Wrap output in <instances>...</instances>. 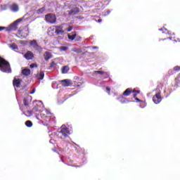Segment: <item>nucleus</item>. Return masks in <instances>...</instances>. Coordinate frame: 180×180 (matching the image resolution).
Segmentation results:
<instances>
[{
  "label": "nucleus",
  "mask_w": 180,
  "mask_h": 180,
  "mask_svg": "<svg viewBox=\"0 0 180 180\" xmlns=\"http://www.w3.org/2000/svg\"><path fill=\"white\" fill-rule=\"evenodd\" d=\"M38 103H41V106L39 105V104H37L34 105V107L32 108V110L27 111V113L30 116H33L34 115L37 117V119H39V116H41V119H44V114H43V112L44 110H43L44 108V105H43V103L41 101H37Z\"/></svg>",
  "instance_id": "f257e3e1"
},
{
  "label": "nucleus",
  "mask_w": 180,
  "mask_h": 180,
  "mask_svg": "<svg viewBox=\"0 0 180 180\" xmlns=\"http://www.w3.org/2000/svg\"><path fill=\"white\" fill-rule=\"evenodd\" d=\"M0 71L2 72H12V70L11 69V65L9 62L6 61L4 58L0 56Z\"/></svg>",
  "instance_id": "f03ea898"
},
{
  "label": "nucleus",
  "mask_w": 180,
  "mask_h": 180,
  "mask_svg": "<svg viewBox=\"0 0 180 180\" xmlns=\"http://www.w3.org/2000/svg\"><path fill=\"white\" fill-rule=\"evenodd\" d=\"M71 128L65 127V125H62L60 127V131H58L56 134L58 136V137H60V139H63V137H65V139H67L68 137L69 134H71ZM63 136H61V135Z\"/></svg>",
  "instance_id": "7ed1b4c3"
},
{
  "label": "nucleus",
  "mask_w": 180,
  "mask_h": 180,
  "mask_svg": "<svg viewBox=\"0 0 180 180\" xmlns=\"http://www.w3.org/2000/svg\"><path fill=\"white\" fill-rule=\"evenodd\" d=\"M45 21L50 25H54L57 22V17L53 13H48L45 15Z\"/></svg>",
  "instance_id": "20e7f679"
},
{
  "label": "nucleus",
  "mask_w": 180,
  "mask_h": 180,
  "mask_svg": "<svg viewBox=\"0 0 180 180\" xmlns=\"http://www.w3.org/2000/svg\"><path fill=\"white\" fill-rule=\"evenodd\" d=\"M30 45L34 50H36V51H38V53H41L43 51V48L39 45L37 43V41L36 39L32 40L30 41Z\"/></svg>",
  "instance_id": "39448f33"
},
{
  "label": "nucleus",
  "mask_w": 180,
  "mask_h": 180,
  "mask_svg": "<svg viewBox=\"0 0 180 180\" xmlns=\"http://www.w3.org/2000/svg\"><path fill=\"white\" fill-rule=\"evenodd\" d=\"M25 30H27L25 31V33L24 32L23 30H22V31L18 30V34H16V36H17V37H18V39H26V37H27V36H29V27H25Z\"/></svg>",
  "instance_id": "423d86ee"
},
{
  "label": "nucleus",
  "mask_w": 180,
  "mask_h": 180,
  "mask_svg": "<svg viewBox=\"0 0 180 180\" xmlns=\"http://www.w3.org/2000/svg\"><path fill=\"white\" fill-rule=\"evenodd\" d=\"M153 101L155 105L161 103V101H162V98H161V92H158L155 96H153Z\"/></svg>",
  "instance_id": "0eeeda50"
},
{
  "label": "nucleus",
  "mask_w": 180,
  "mask_h": 180,
  "mask_svg": "<svg viewBox=\"0 0 180 180\" xmlns=\"http://www.w3.org/2000/svg\"><path fill=\"white\" fill-rule=\"evenodd\" d=\"M23 103L25 108H29V106H30V103H32V96H27L24 98Z\"/></svg>",
  "instance_id": "6e6552de"
},
{
  "label": "nucleus",
  "mask_w": 180,
  "mask_h": 180,
  "mask_svg": "<svg viewBox=\"0 0 180 180\" xmlns=\"http://www.w3.org/2000/svg\"><path fill=\"white\" fill-rule=\"evenodd\" d=\"M11 30L13 32H16V30H18V24L15 22L12 23L9 27L6 30V32H11Z\"/></svg>",
  "instance_id": "1a4fd4ad"
},
{
  "label": "nucleus",
  "mask_w": 180,
  "mask_h": 180,
  "mask_svg": "<svg viewBox=\"0 0 180 180\" xmlns=\"http://www.w3.org/2000/svg\"><path fill=\"white\" fill-rule=\"evenodd\" d=\"M96 74H100V75H102L103 76V78L105 79V78H109V72H103V71H94V75H96Z\"/></svg>",
  "instance_id": "9d476101"
},
{
  "label": "nucleus",
  "mask_w": 180,
  "mask_h": 180,
  "mask_svg": "<svg viewBox=\"0 0 180 180\" xmlns=\"http://www.w3.org/2000/svg\"><path fill=\"white\" fill-rule=\"evenodd\" d=\"M20 82H22L20 79L14 78L13 84L15 91L17 88H20Z\"/></svg>",
  "instance_id": "9b49d317"
},
{
  "label": "nucleus",
  "mask_w": 180,
  "mask_h": 180,
  "mask_svg": "<svg viewBox=\"0 0 180 180\" xmlns=\"http://www.w3.org/2000/svg\"><path fill=\"white\" fill-rule=\"evenodd\" d=\"M24 57H25V58H26V60H33V58L34 57V54H33V52L28 51L24 55Z\"/></svg>",
  "instance_id": "f8f14e48"
},
{
  "label": "nucleus",
  "mask_w": 180,
  "mask_h": 180,
  "mask_svg": "<svg viewBox=\"0 0 180 180\" xmlns=\"http://www.w3.org/2000/svg\"><path fill=\"white\" fill-rule=\"evenodd\" d=\"M62 86H71L72 82L70 79H66L61 80Z\"/></svg>",
  "instance_id": "ddd939ff"
},
{
  "label": "nucleus",
  "mask_w": 180,
  "mask_h": 180,
  "mask_svg": "<svg viewBox=\"0 0 180 180\" xmlns=\"http://www.w3.org/2000/svg\"><path fill=\"white\" fill-rule=\"evenodd\" d=\"M10 11L13 13L19 12V5L13 4L10 6Z\"/></svg>",
  "instance_id": "4468645a"
},
{
  "label": "nucleus",
  "mask_w": 180,
  "mask_h": 180,
  "mask_svg": "<svg viewBox=\"0 0 180 180\" xmlns=\"http://www.w3.org/2000/svg\"><path fill=\"white\" fill-rule=\"evenodd\" d=\"M79 13V8L78 7H74L69 11V15H78Z\"/></svg>",
  "instance_id": "2eb2a0df"
},
{
  "label": "nucleus",
  "mask_w": 180,
  "mask_h": 180,
  "mask_svg": "<svg viewBox=\"0 0 180 180\" xmlns=\"http://www.w3.org/2000/svg\"><path fill=\"white\" fill-rule=\"evenodd\" d=\"M159 30L162 32V33H165V34H168L169 36L175 35V33H171V31H169L167 29H165L164 27L159 29Z\"/></svg>",
  "instance_id": "dca6fc26"
},
{
  "label": "nucleus",
  "mask_w": 180,
  "mask_h": 180,
  "mask_svg": "<svg viewBox=\"0 0 180 180\" xmlns=\"http://www.w3.org/2000/svg\"><path fill=\"white\" fill-rule=\"evenodd\" d=\"M52 57H53V55L51 54V53L49 51H46L45 53L44 54V58L46 61H49V60H50V58H52Z\"/></svg>",
  "instance_id": "f3484780"
},
{
  "label": "nucleus",
  "mask_w": 180,
  "mask_h": 180,
  "mask_svg": "<svg viewBox=\"0 0 180 180\" xmlns=\"http://www.w3.org/2000/svg\"><path fill=\"white\" fill-rule=\"evenodd\" d=\"M117 101H119L120 103H127L129 101L126 99V98L123 97V96H120V97L117 98Z\"/></svg>",
  "instance_id": "a211bd4d"
},
{
  "label": "nucleus",
  "mask_w": 180,
  "mask_h": 180,
  "mask_svg": "<svg viewBox=\"0 0 180 180\" xmlns=\"http://www.w3.org/2000/svg\"><path fill=\"white\" fill-rule=\"evenodd\" d=\"M36 77H37V79H40V80L44 79V72L41 71V72H38L37 74Z\"/></svg>",
  "instance_id": "6ab92c4d"
},
{
  "label": "nucleus",
  "mask_w": 180,
  "mask_h": 180,
  "mask_svg": "<svg viewBox=\"0 0 180 180\" xmlns=\"http://www.w3.org/2000/svg\"><path fill=\"white\" fill-rule=\"evenodd\" d=\"M37 13H38V15H41V13H46V7H42L37 10Z\"/></svg>",
  "instance_id": "aec40b11"
},
{
  "label": "nucleus",
  "mask_w": 180,
  "mask_h": 180,
  "mask_svg": "<svg viewBox=\"0 0 180 180\" xmlns=\"http://www.w3.org/2000/svg\"><path fill=\"white\" fill-rule=\"evenodd\" d=\"M130 94H131V89H127L122 94L124 96H129Z\"/></svg>",
  "instance_id": "412c9836"
},
{
  "label": "nucleus",
  "mask_w": 180,
  "mask_h": 180,
  "mask_svg": "<svg viewBox=\"0 0 180 180\" xmlns=\"http://www.w3.org/2000/svg\"><path fill=\"white\" fill-rule=\"evenodd\" d=\"M72 51H73V53H77V54H79L82 53V49L79 48H73L72 49Z\"/></svg>",
  "instance_id": "4be33fe9"
},
{
  "label": "nucleus",
  "mask_w": 180,
  "mask_h": 180,
  "mask_svg": "<svg viewBox=\"0 0 180 180\" xmlns=\"http://www.w3.org/2000/svg\"><path fill=\"white\" fill-rule=\"evenodd\" d=\"M70 71V68L68 66H63L62 68V74H67Z\"/></svg>",
  "instance_id": "5701e85b"
},
{
  "label": "nucleus",
  "mask_w": 180,
  "mask_h": 180,
  "mask_svg": "<svg viewBox=\"0 0 180 180\" xmlns=\"http://www.w3.org/2000/svg\"><path fill=\"white\" fill-rule=\"evenodd\" d=\"M22 75L27 77V75H30V69H24L22 71Z\"/></svg>",
  "instance_id": "b1692460"
},
{
  "label": "nucleus",
  "mask_w": 180,
  "mask_h": 180,
  "mask_svg": "<svg viewBox=\"0 0 180 180\" xmlns=\"http://www.w3.org/2000/svg\"><path fill=\"white\" fill-rule=\"evenodd\" d=\"M43 110H44L43 114H44V119L46 118V115H51V112H50L49 110H47V109L44 108V107L43 108ZM44 113H46V114H44Z\"/></svg>",
  "instance_id": "393cba45"
},
{
  "label": "nucleus",
  "mask_w": 180,
  "mask_h": 180,
  "mask_svg": "<svg viewBox=\"0 0 180 180\" xmlns=\"http://www.w3.org/2000/svg\"><path fill=\"white\" fill-rule=\"evenodd\" d=\"M7 10H8V5L7 4L1 5L0 11H7Z\"/></svg>",
  "instance_id": "a878e982"
},
{
  "label": "nucleus",
  "mask_w": 180,
  "mask_h": 180,
  "mask_svg": "<svg viewBox=\"0 0 180 180\" xmlns=\"http://www.w3.org/2000/svg\"><path fill=\"white\" fill-rule=\"evenodd\" d=\"M56 34H64L63 30H56L55 31Z\"/></svg>",
  "instance_id": "bb28decb"
},
{
  "label": "nucleus",
  "mask_w": 180,
  "mask_h": 180,
  "mask_svg": "<svg viewBox=\"0 0 180 180\" xmlns=\"http://www.w3.org/2000/svg\"><path fill=\"white\" fill-rule=\"evenodd\" d=\"M68 37L69 40H75V37H77V34H73L72 35H68Z\"/></svg>",
  "instance_id": "cd10ccee"
},
{
  "label": "nucleus",
  "mask_w": 180,
  "mask_h": 180,
  "mask_svg": "<svg viewBox=\"0 0 180 180\" xmlns=\"http://www.w3.org/2000/svg\"><path fill=\"white\" fill-rule=\"evenodd\" d=\"M102 15L103 16H108V15H110V10L104 11Z\"/></svg>",
  "instance_id": "c85d7f7f"
},
{
  "label": "nucleus",
  "mask_w": 180,
  "mask_h": 180,
  "mask_svg": "<svg viewBox=\"0 0 180 180\" xmlns=\"http://www.w3.org/2000/svg\"><path fill=\"white\" fill-rule=\"evenodd\" d=\"M25 126H27V127H32V126H33V123L32 121H27L25 122Z\"/></svg>",
  "instance_id": "c756f323"
},
{
  "label": "nucleus",
  "mask_w": 180,
  "mask_h": 180,
  "mask_svg": "<svg viewBox=\"0 0 180 180\" xmlns=\"http://www.w3.org/2000/svg\"><path fill=\"white\" fill-rule=\"evenodd\" d=\"M59 50L60 51H67V50H68V46H61L59 48Z\"/></svg>",
  "instance_id": "7c9ffc66"
},
{
  "label": "nucleus",
  "mask_w": 180,
  "mask_h": 180,
  "mask_svg": "<svg viewBox=\"0 0 180 180\" xmlns=\"http://www.w3.org/2000/svg\"><path fill=\"white\" fill-rule=\"evenodd\" d=\"M11 49H12L13 50H18V46L15 44H12L10 46Z\"/></svg>",
  "instance_id": "2f4dec72"
},
{
  "label": "nucleus",
  "mask_w": 180,
  "mask_h": 180,
  "mask_svg": "<svg viewBox=\"0 0 180 180\" xmlns=\"http://www.w3.org/2000/svg\"><path fill=\"white\" fill-rule=\"evenodd\" d=\"M22 20H23V18H19L17 20H15V22L17 23L18 25H19V23H20V22H22Z\"/></svg>",
  "instance_id": "473e14b6"
},
{
  "label": "nucleus",
  "mask_w": 180,
  "mask_h": 180,
  "mask_svg": "<svg viewBox=\"0 0 180 180\" xmlns=\"http://www.w3.org/2000/svg\"><path fill=\"white\" fill-rule=\"evenodd\" d=\"M174 71H180V67L179 66H175L174 68Z\"/></svg>",
  "instance_id": "72a5a7b5"
},
{
  "label": "nucleus",
  "mask_w": 180,
  "mask_h": 180,
  "mask_svg": "<svg viewBox=\"0 0 180 180\" xmlns=\"http://www.w3.org/2000/svg\"><path fill=\"white\" fill-rule=\"evenodd\" d=\"M56 30H63V26H56Z\"/></svg>",
  "instance_id": "f704fd0d"
},
{
  "label": "nucleus",
  "mask_w": 180,
  "mask_h": 180,
  "mask_svg": "<svg viewBox=\"0 0 180 180\" xmlns=\"http://www.w3.org/2000/svg\"><path fill=\"white\" fill-rule=\"evenodd\" d=\"M53 67H56V63L52 62L50 65V68H53Z\"/></svg>",
  "instance_id": "c9c22d12"
},
{
  "label": "nucleus",
  "mask_w": 180,
  "mask_h": 180,
  "mask_svg": "<svg viewBox=\"0 0 180 180\" xmlns=\"http://www.w3.org/2000/svg\"><path fill=\"white\" fill-rule=\"evenodd\" d=\"M34 92H36V89H32V91L31 92H30V95H33V94H34Z\"/></svg>",
  "instance_id": "e433bc0d"
},
{
  "label": "nucleus",
  "mask_w": 180,
  "mask_h": 180,
  "mask_svg": "<svg viewBox=\"0 0 180 180\" xmlns=\"http://www.w3.org/2000/svg\"><path fill=\"white\" fill-rule=\"evenodd\" d=\"M67 30L68 32H71V30H72V26H69Z\"/></svg>",
  "instance_id": "4c0bfd02"
},
{
  "label": "nucleus",
  "mask_w": 180,
  "mask_h": 180,
  "mask_svg": "<svg viewBox=\"0 0 180 180\" xmlns=\"http://www.w3.org/2000/svg\"><path fill=\"white\" fill-rule=\"evenodd\" d=\"M5 27H0V32H2V30H5Z\"/></svg>",
  "instance_id": "58836bf2"
},
{
  "label": "nucleus",
  "mask_w": 180,
  "mask_h": 180,
  "mask_svg": "<svg viewBox=\"0 0 180 180\" xmlns=\"http://www.w3.org/2000/svg\"><path fill=\"white\" fill-rule=\"evenodd\" d=\"M98 46H94V47H92V49H93V50H98Z\"/></svg>",
  "instance_id": "ea45409f"
},
{
  "label": "nucleus",
  "mask_w": 180,
  "mask_h": 180,
  "mask_svg": "<svg viewBox=\"0 0 180 180\" xmlns=\"http://www.w3.org/2000/svg\"><path fill=\"white\" fill-rule=\"evenodd\" d=\"M135 99L136 102H141V100H140L139 98H136Z\"/></svg>",
  "instance_id": "a19ab883"
},
{
  "label": "nucleus",
  "mask_w": 180,
  "mask_h": 180,
  "mask_svg": "<svg viewBox=\"0 0 180 180\" xmlns=\"http://www.w3.org/2000/svg\"><path fill=\"white\" fill-rule=\"evenodd\" d=\"M106 91H108V92H110V87H106Z\"/></svg>",
  "instance_id": "79ce46f5"
},
{
  "label": "nucleus",
  "mask_w": 180,
  "mask_h": 180,
  "mask_svg": "<svg viewBox=\"0 0 180 180\" xmlns=\"http://www.w3.org/2000/svg\"><path fill=\"white\" fill-rule=\"evenodd\" d=\"M30 68H34V65L31 64V65H30Z\"/></svg>",
  "instance_id": "37998d69"
},
{
  "label": "nucleus",
  "mask_w": 180,
  "mask_h": 180,
  "mask_svg": "<svg viewBox=\"0 0 180 180\" xmlns=\"http://www.w3.org/2000/svg\"><path fill=\"white\" fill-rule=\"evenodd\" d=\"M133 92H136V94H140V91H133Z\"/></svg>",
  "instance_id": "c03bdc74"
},
{
  "label": "nucleus",
  "mask_w": 180,
  "mask_h": 180,
  "mask_svg": "<svg viewBox=\"0 0 180 180\" xmlns=\"http://www.w3.org/2000/svg\"><path fill=\"white\" fill-rule=\"evenodd\" d=\"M98 23H101V22H102V20L101 19H98Z\"/></svg>",
  "instance_id": "a18cd8bd"
},
{
  "label": "nucleus",
  "mask_w": 180,
  "mask_h": 180,
  "mask_svg": "<svg viewBox=\"0 0 180 180\" xmlns=\"http://www.w3.org/2000/svg\"><path fill=\"white\" fill-rule=\"evenodd\" d=\"M49 143H50L51 144H53V140H50V141H49Z\"/></svg>",
  "instance_id": "49530a36"
},
{
  "label": "nucleus",
  "mask_w": 180,
  "mask_h": 180,
  "mask_svg": "<svg viewBox=\"0 0 180 180\" xmlns=\"http://www.w3.org/2000/svg\"><path fill=\"white\" fill-rule=\"evenodd\" d=\"M114 96H117V94L116 93L113 94Z\"/></svg>",
  "instance_id": "de8ad7c7"
},
{
  "label": "nucleus",
  "mask_w": 180,
  "mask_h": 180,
  "mask_svg": "<svg viewBox=\"0 0 180 180\" xmlns=\"http://www.w3.org/2000/svg\"><path fill=\"white\" fill-rule=\"evenodd\" d=\"M136 96H137V94H134V98H136Z\"/></svg>",
  "instance_id": "09e8293b"
},
{
  "label": "nucleus",
  "mask_w": 180,
  "mask_h": 180,
  "mask_svg": "<svg viewBox=\"0 0 180 180\" xmlns=\"http://www.w3.org/2000/svg\"><path fill=\"white\" fill-rule=\"evenodd\" d=\"M167 39H169V40H172V37H169Z\"/></svg>",
  "instance_id": "8fccbe9b"
},
{
  "label": "nucleus",
  "mask_w": 180,
  "mask_h": 180,
  "mask_svg": "<svg viewBox=\"0 0 180 180\" xmlns=\"http://www.w3.org/2000/svg\"><path fill=\"white\" fill-rule=\"evenodd\" d=\"M80 39H81V37H79L78 39H77V41L80 40Z\"/></svg>",
  "instance_id": "3c124183"
},
{
  "label": "nucleus",
  "mask_w": 180,
  "mask_h": 180,
  "mask_svg": "<svg viewBox=\"0 0 180 180\" xmlns=\"http://www.w3.org/2000/svg\"><path fill=\"white\" fill-rule=\"evenodd\" d=\"M71 96H72V94H70V98H71Z\"/></svg>",
  "instance_id": "603ef678"
},
{
  "label": "nucleus",
  "mask_w": 180,
  "mask_h": 180,
  "mask_svg": "<svg viewBox=\"0 0 180 180\" xmlns=\"http://www.w3.org/2000/svg\"><path fill=\"white\" fill-rule=\"evenodd\" d=\"M73 144H75V146H77V143H74V142H73Z\"/></svg>",
  "instance_id": "864d4df0"
},
{
  "label": "nucleus",
  "mask_w": 180,
  "mask_h": 180,
  "mask_svg": "<svg viewBox=\"0 0 180 180\" xmlns=\"http://www.w3.org/2000/svg\"><path fill=\"white\" fill-rule=\"evenodd\" d=\"M162 40H167V39H162Z\"/></svg>",
  "instance_id": "5fc2aeb1"
},
{
  "label": "nucleus",
  "mask_w": 180,
  "mask_h": 180,
  "mask_svg": "<svg viewBox=\"0 0 180 180\" xmlns=\"http://www.w3.org/2000/svg\"><path fill=\"white\" fill-rule=\"evenodd\" d=\"M108 95H110V93L108 92Z\"/></svg>",
  "instance_id": "6e6d98bb"
},
{
  "label": "nucleus",
  "mask_w": 180,
  "mask_h": 180,
  "mask_svg": "<svg viewBox=\"0 0 180 180\" xmlns=\"http://www.w3.org/2000/svg\"><path fill=\"white\" fill-rule=\"evenodd\" d=\"M178 41H180V40H179V39H178Z\"/></svg>",
  "instance_id": "4d7b16f0"
}]
</instances>
